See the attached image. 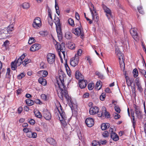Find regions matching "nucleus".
<instances>
[{"mask_svg": "<svg viewBox=\"0 0 146 146\" xmlns=\"http://www.w3.org/2000/svg\"><path fill=\"white\" fill-rule=\"evenodd\" d=\"M60 72H61L62 76L60 75V73H59L60 81L57 80V83L60 89V91L58 92V95L60 99L62 100H63L64 97L66 100H68L69 99V97L64 85V77L65 75L63 74L64 73L62 72L61 71Z\"/></svg>", "mask_w": 146, "mask_h": 146, "instance_id": "nucleus-1", "label": "nucleus"}, {"mask_svg": "<svg viewBox=\"0 0 146 146\" xmlns=\"http://www.w3.org/2000/svg\"><path fill=\"white\" fill-rule=\"evenodd\" d=\"M13 30L14 25L13 24L10 25L7 28L0 29V36L2 37L1 38H4L7 36V35L10 34Z\"/></svg>", "mask_w": 146, "mask_h": 146, "instance_id": "nucleus-2", "label": "nucleus"}, {"mask_svg": "<svg viewBox=\"0 0 146 146\" xmlns=\"http://www.w3.org/2000/svg\"><path fill=\"white\" fill-rule=\"evenodd\" d=\"M59 107L57 108V110L59 113L60 116L61 117V119H60V117L58 116V118L61 123L64 124L66 123V116L65 113L62 109V107L60 103H58Z\"/></svg>", "mask_w": 146, "mask_h": 146, "instance_id": "nucleus-3", "label": "nucleus"}, {"mask_svg": "<svg viewBox=\"0 0 146 146\" xmlns=\"http://www.w3.org/2000/svg\"><path fill=\"white\" fill-rule=\"evenodd\" d=\"M134 108L135 109V110L136 117L140 119L141 120H142L143 117H144V121L146 119L145 116V115H142V112L140 110L138 106H137L136 105H135L134 106Z\"/></svg>", "mask_w": 146, "mask_h": 146, "instance_id": "nucleus-4", "label": "nucleus"}, {"mask_svg": "<svg viewBox=\"0 0 146 146\" xmlns=\"http://www.w3.org/2000/svg\"><path fill=\"white\" fill-rule=\"evenodd\" d=\"M47 60L49 64L58 63V60H55V55L54 54L49 53L47 56Z\"/></svg>", "mask_w": 146, "mask_h": 146, "instance_id": "nucleus-5", "label": "nucleus"}, {"mask_svg": "<svg viewBox=\"0 0 146 146\" xmlns=\"http://www.w3.org/2000/svg\"><path fill=\"white\" fill-rule=\"evenodd\" d=\"M55 46L56 47L58 50L59 55H60V52H61L63 54L64 57L65 56V52L64 51L65 48L64 44L62 43L61 44H60L59 43L57 42Z\"/></svg>", "mask_w": 146, "mask_h": 146, "instance_id": "nucleus-6", "label": "nucleus"}, {"mask_svg": "<svg viewBox=\"0 0 146 146\" xmlns=\"http://www.w3.org/2000/svg\"><path fill=\"white\" fill-rule=\"evenodd\" d=\"M92 6L93 7V9L90 8V9L91 13L93 20L96 22H97L99 19L98 14L95 9L94 8V6L92 4Z\"/></svg>", "mask_w": 146, "mask_h": 146, "instance_id": "nucleus-7", "label": "nucleus"}, {"mask_svg": "<svg viewBox=\"0 0 146 146\" xmlns=\"http://www.w3.org/2000/svg\"><path fill=\"white\" fill-rule=\"evenodd\" d=\"M41 25V21L40 18L36 17L34 19L33 23V26L35 29H38L40 28Z\"/></svg>", "mask_w": 146, "mask_h": 146, "instance_id": "nucleus-8", "label": "nucleus"}, {"mask_svg": "<svg viewBox=\"0 0 146 146\" xmlns=\"http://www.w3.org/2000/svg\"><path fill=\"white\" fill-rule=\"evenodd\" d=\"M72 33L77 36L80 35L81 38H82L84 36V33L82 28L81 27L77 28L72 30Z\"/></svg>", "mask_w": 146, "mask_h": 146, "instance_id": "nucleus-9", "label": "nucleus"}, {"mask_svg": "<svg viewBox=\"0 0 146 146\" xmlns=\"http://www.w3.org/2000/svg\"><path fill=\"white\" fill-rule=\"evenodd\" d=\"M31 60L27 59H25L24 60H23L19 58L16 62L15 61L13 62H12L11 64H28V63H31Z\"/></svg>", "mask_w": 146, "mask_h": 146, "instance_id": "nucleus-10", "label": "nucleus"}, {"mask_svg": "<svg viewBox=\"0 0 146 146\" xmlns=\"http://www.w3.org/2000/svg\"><path fill=\"white\" fill-rule=\"evenodd\" d=\"M130 31L131 34L133 39L136 41L138 40L139 39L138 34L137 33L136 30L134 29H131Z\"/></svg>", "mask_w": 146, "mask_h": 146, "instance_id": "nucleus-11", "label": "nucleus"}, {"mask_svg": "<svg viewBox=\"0 0 146 146\" xmlns=\"http://www.w3.org/2000/svg\"><path fill=\"white\" fill-rule=\"evenodd\" d=\"M109 131L111 134V138L115 141H118L119 139V137L115 133L113 132V129L111 128L109 130Z\"/></svg>", "mask_w": 146, "mask_h": 146, "instance_id": "nucleus-12", "label": "nucleus"}, {"mask_svg": "<svg viewBox=\"0 0 146 146\" xmlns=\"http://www.w3.org/2000/svg\"><path fill=\"white\" fill-rule=\"evenodd\" d=\"M85 123L88 127H91L94 125V121L92 118L88 117L86 118V119Z\"/></svg>", "mask_w": 146, "mask_h": 146, "instance_id": "nucleus-13", "label": "nucleus"}, {"mask_svg": "<svg viewBox=\"0 0 146 146\" xmlns=\"http://www.w3.org/2000/svg\"><path fill=\"white\" fill-rule=\"evenodd\" d=\"M56 31L57 34V36L59 40H62V33L61 28V26H56Z\"/></svg>", "mask_w": 146, "mask_h": 146, "instance_id": "nucleus-14", "label": "nucleus"}, {"mask_svg": "<svg viewBox=\"0 0 146 146\" xmlns=\"http://www.w3.org/2000/svg\"><path fill=\"white\" fill-rule=\"evenodd\" d=\"M99 109L96 106L91 107L89 110V113L91 115H94L97 113L99 111Z\"/></svg>", "mask_w": 146, "mask_h": 146, "instance_id": "nucleus-15", "label": "nucleus"}, {"mask_svg": "<svg viewBox=\"0 0 146 146\" xmlns=\"http://www.w3.org/2000/svg\"><path fill=\"white\" fill-rule=\"evenodd\" d=\"M102 7L104 12L106 13L107 17L108 19H110V17L111 16V13L110 10L104 5H103Z\"/></svg>", "mask_w": 146, "mask_h": 146, "instance_id": "nucleus-16", "label": "nucleus"}, {"mask_svg": "<svg viewBox=\"0 0 146 146\" xmlns=\"http://www.w3.org/2000/svg\"><path fill=\"white\" fill-rule=\"evenodd\" d=\"M43 115L44 117L47 120H50L51 118V115L49 112L46 110L43 111Z\"/></svg>", "mask_w": 146, "mask_h": 146, "instance_id": "nucleus-17", "label": "nucleus"}, {"mask_svg": "<svg viewBox=\"0 0 146 146\" xmlns=\"http://www.w3.org/2000/svg\"><path fill=\"white\" fill-rule=\"evenodd\" d=\"M84 79L81 80L79 81L78 84L80 88L81 89L84 88L86 86L87 81L86 80H84Z\"/></svg>", "mask_w": 146, "mask_h": 146, "instance_id": "nucleus-18", "label": "nucleus"}, {"mask_svg": "<svg viewBox=\"0 0 146 146\" xmlns=\"http://www.w3.org/2000/svg\"><path fill=\"white\" fill-rule=\"evenodd\" d=\"M40 48V45L38 44H35L33 45L30 48L31 51L34 52L38 50Z\"/></svg>", "mask_w": 146, "mask_h": 146, "instance_id": "nucleus-19", "label": "nucleus"}, {"mask_svg": "<svg viewBox=\"0 0 146 146\" xmlns=\"http://www.w3.org/2000/svg\"><path fill=\"white\" fill-rule=\"evenodd\" d=\"M79 60L78 56L76 55L74 57L70 59V64H78L79 63Z\"/></svg>", "mask_w": 146, "mask_h": 146, "instance_id": "nucleus-20", "label": "nucleus"}, {"mask_svg": "<svg viewBox=\"0 0 146 146\" xmlns=\"http://www.w3.org/2000/svg\"><path fill=\"white\" fill-rule=\"evenodd\" d=\"M52 12L50 9L48 8V21L50 25L52 26L53 25V23L52 22V18L51 15Z\"/></svg>", "mask_w": 146, "mask_h": 146, "instance_id": "nucleus-21", "label": "nucleus"}, {"mask_svg": "<svg viewBox=\"0 0 146 146\" xmlns=\"http://www.w3.org/2000/svg\"><path fill=\"white\" fill-rule=\"evenodd\" d=\"M125 78L127 85L128 86H130L132 84L134 81V79L133 78H130L126 76Z\"/></svg>", "mask_w": 146, "mask_h": 146, "instance_id": "nucleus-22", "label": "nucleus"}, {"mask_svg": "<svg viewBox=\"0 0 146 146\" xmlns=\"http://www.w3.org/2000/svg\"><path fill=\"white\" fill-rule=\"evenodd\" d=\"M102 113H103V116H105V117L107 118L110 117V113L108 112L107 111L106 109V107L104 106L102 108Z\"/></svg>", "mask_w": 146, "mask_h": 146, "instance_id": "nucleus-23", "label": "nucleus"}, {"mask_svg": "<svg viewBox=\"0 0 146 146\" xmlns=\"http://www.w3.org/2000/svg\"><path fill=\"white\" fill-rule=\"evenodd\" d=\"M47 141L50 144L53 146H56V143L55 140L52 138H48L46 139Z\"/></svg>", "mask_w": 146, "mask_h": 146, "instance_id": "nucleus-24", "label": "nucleus"}, {"mask_svg": "<svg viewBox=\"0 0 146 146\" xmlns=\"http://www.w3.org/2000/svg\"><path fill=\"white\" fill-rule=\"evenodd\" d=\"M76 78L78 80H82L84 79L83 76L80 72L79 71H76L75 74Z\"/></svg>", "mask_w": 146, "mask_h": 146, "instance_id": "nucleus-25", "label": "nucleus"}, {"mask_svg": "<svg viewBox=\"0 0 146 146\" xmlns=\"http://www.w3.org/2000/svg\"><path fill=\"white\" fill-rule=\"evenodd\" d=\"M110 126V124L108 123H103L101 125V128L103 130L106 129L108 128H109Z\"/></svg>", "mask_w": 146, "mask_h": 146, "instance_id": "nucleus-26", "label": "nucleus"}, {"mask_svg": "<svg viewBox=\"0 0 146 146\" xmlns=\"http://www.w3.org/2000/svg\"><path fill=\"white\" fill-rule=\"evenodd\" d=\"M38 82L40 84L44 86H45L46 84V80L42 77L39 79Z\"/></svg>", "mask_w": 146, "mask_h": 146, "instance_id": "nucleus-27", "label": "nucleus"}, {"mask_svg": "<svg viewBox=\"0 0 146 146\" xmlns=\"http://www.w3.org/2000/svg\"><path fill=\"white\" fill-rule=\"evenodd\" d=\"M53 21L55 23L56 26L60 25V19L57 17L55 16Z\"/></svg>", "mask_w": 146, "mask_h": 146, "instance_id": "nucleus-28", "label": "nucleus"}, {"mask_svg": "<svg viewBox=\"0 0 146 146\" xmlns=\"http://www.w3.org/2000/svg\"><path fill=\"white\" fill-rule=\"evenodd\" d=\"M102 86V82L100 81H98L96 84L95 88L98 90H100Z\"/></svg>", "mask_w": 146, "mask_h": 146, "instance_id": "nucleus-29", "label": "nucleus"}, {"mask_svg": "<svg viewBox=\"0 0 146 146\" xmlns=\"http://www.w3.org/2000/svg\"><path fill=\"white\" fill-rule=\"evenodd\" d=\"M11 69L9 68H8L7 69V72L6 74V77L7 78L10 79L11 75L10 74Z\"/></svg>", "mask_w": 146, "mask_h": 146, "instance_id": "nucleus-30", "label": "nucleus"}, {"mask_svg": "<svg viewBox=\"0 0 146 146\" xmlns=\"http://www.w3.org/2000/svg\"><path fill=\"white\" fill-rule=\"evenodd\" d=\"M26 102L27 105L29 106H32L34 104V102L32 100L30 99H27L26 100Z\"/></svg>", "mask_w": 146, "mask_h": 146, "instance_id": "nucleus-31", "label": "nucleus"}, {"mask_svg": "<svg viewBox=\"0 0 146 146\" xmlns=\"http://www.w3.org/2000/svg\"><path fill=\"white\" fill-rule=\"evenodd\" d=\"M34 113L35 116L38 118L42 117V116L40 112L38 111H34Z\"/></svg>", "mask_w": 146, "mask_h": 146, "instance_id": "nucleus-32", "label": "nucleus"}, {"mask_svg": "<svg viewBox=\"0 0 146 146\" xmlns=\"http://www.w3.org/2000/svg\"><path fill=\"white\" fill-rule=\"evenodd\" d=\"M65 36L67 39H70L72 37V34L69 32H67L65 34Z\"/></svg>", "mask_w": 146, "mask_h": 146, "instance_id": "nucleus-33", "label": "nucleus"}, {"mask_svg": "<svg viewBox=\"0 0 146 146\" xmlns=\"http://www.w3.org/2000/svg\"><path fill=\"white\" fill-rule=\"evenodd\" d=\"M136 86L137 87V89L138 90L139 92L141 93H142L143 91V89L141 85V84H138L137 85H136Z\"/></svg>", "mask_w": 146, "mask_h": 146, "instance_id": "nucleus-34", "label": "nucleus"}, {"mask_svg": "<svg viewBox=\"0 0 146 146\" xmlns=\"http://www.w3.org/2000/svg\"><path fill=\"white\" fill-rule=\"evenodd\" d=\"M23 7L25 9H27L29 8V4L27 3H24L22 5Z\"/></svg>", "mask_w": 146, "mask_h": 146, "instance_id": "nucleus-35", "label": "nucleus"}, {"mask_svg": "<svg viewBox=\"0 0 146 146\" xmlns=\"http://www.w3.org/2000/svg\"><path fill=\"white\" fill-rule=\"evenodd\" d=\"M95 74L96 75L98 76L99 78H100L101 79H103L104 78V75L100 72L98 71H96Z\"/></svg>", "mask_w": 146, "mask_h": 146, "instance_id": "nucleus-36", "label": "nucleus"}, {"mask_svg": "<svg viewBox=\"0 0 146 146\" xmlns=\"http://www.w3.org/2000/svg\"><path fill=\"white\" fill-rule=\"evenodd\" d=\"M77 135L79 139L80 140L82 141H83L84 138L82 136L81 132L80 131H78V132H77Z\"/></svg>", "mask_w": 146, "mask_h": 146, "instance_id": "nucleus-37", "label": "nucleus"}, {"mask_svg": "<svg viewBox=\"0 0 146 146\" xmlns=\"http://www.w3.org/2000/svg\"><path fill=\"white\" fill-rule=\"evenodd\" d=\"M118 58L119 64H125L124 57L120 56V58Z\"/></svg>", "mask_w": 146, "mask_h": 146, "instance_id": "nucleus-38", "label": "nucleus"}, {"mask_svg": "<svg viewBox=\"0 0 146 146\" xmlns=\"http://www.w3.org/2000/svg\"><path fill=\"white\" fill-rule=\"evenodd\" d=\"M68 23L71 26L73 27L74 26V20L70 18L68 20Z\"/></svg>", "mask_w": 146, "mask_h": 146, "instance_id": "nucleus-39", "label": "nucleus"}, {"mask_svg": "<svg viewBox=\"0 0 146 146\" xmlns=\"http://www.w3.org/2000/svg\"><path fill=\"white\" fill-rule=\"evenodd\" d=\"M133 76L135 78H136L138 76V72L137 69L136 68L134 69L133 71Z\"/></svg>", "mask_w": 146, "mask_h": 146, "instance_id": "nucleus-40", "label": "nucleus"}, {"mask_svg": "<svg viewBox=\"0 0 146 146\" xmlns=\"http://www.w3.org/2000/svg\"><path fill=\"white\" fill-rule=\"evenodd\" d=\"M42 72V76L43 77H46V76L48 75V72L46 71H39L38 72V73L39 72Z\"/></svg>", "mask_w": 146, "mask_h": 146, "instance_id": "nucleus-41", "label": "nucleus"}, {"mask_svg": "<svg viewBox=\"0 0 146 146\" xmlns=\"http://www.w3.org/2000/svg\"><path fill=\"white\" fill-rule=\"evenodd\" d=\"M35 40L33 37H30L29 39L28 43L29 44H31L35 42Z\"/></svg>", "mask_w": 146, "mask_h": 146, "instance_id": "nucleus-42", "label": "nucleus"}, {"mask_svg": "<svg viewBox=\"0 0 146 146\" xmlns=\"http://www.w3.org/2000/svg\"><path fill=\"white\" fill-rule=\"evenodd\" d=\"M94 87V84L90 83L88 84V88L89 90H92Z\"/></svg>", "mask_w": 146, "mask_h": 146, "instance_id": "nucleus-43", "label": "nucleus"}, {"mask_svg": "<svg viewBox=\"0 0 146 146\" xmlns=\"http://www.w3.org/2000/svg\"><path fill=\"white\" fill-rule=\"evenodd\" d=\"M113 115L114 118L115 119H119L120 117V115H119L116 113H113Z\"/></svg>", "mask_w": 146, "mask_h": 146, "instance_id": "nucleus-44", "label": "nucleus"}, {"mask_svg": "<svg viewBox=\"0 0 146 146\" xmlns=\"http://www.w3.org/2000/svg\"><path fill=\"white\" fill-rule=\"evenodd\" d=\"M25 76V74L23 73H21V74L17 76V78L18 79H20L24 77Z\"/></svg>", "mask_w": 146, "mask_h": 146, "instance_id": "nucleus-45", "label": "nucleus"}, {"mask_svg": "<svg viewBox=\"0 0 146 146\" xmlns=\"http://www.w3.org/2000/svg\"><path fill=\"white\" fill-rule=\"evenodd\" d=\"M103 136L104 137H107L109 135V133L107 131H104L102 134Z\"/></svg>", "mask_w": 146, "mask_h": 146, "instance_id": "nucleus-46", "label": "nucleus"}, {"mask_svg": "<svg viewBox=\"0 0 146 146\" xmlns=\"http://www.w3.org/2000/svg\"><path fill=\"white\" fill-rule=\"evenodd\" d=\"M114 109L115 111L118 113H119L120 112V109L119 108L118 106H115L114 107Z\"/></svg>", "mask_w": 146, "mask_h": 146, "instance_id": "nucleus-47", "label": "nucleus"}, {"mask_svg": "<svg viewBox=\"0 0 146 146\" xmlns=\"http://www.w3.org/2000/svg\"><path fill=\"white\" fill-rule=\"evenodd\" d=\"M106 97L105 94L103 93L102 95L100 96V100L102 101H103L105 99V97Z\"/></svg>", "mask_w": 146, "mask_h": 146, "instance_id": "nucleus-48", "label": "nucleus"}, {"mask_svg": "<svg viewBox=\"0 0 146 146\" xmlns=\"http://www.w3.org/2000/svg\"><path fill=\"white\" fill-rule=\"evenodd\" d=\"M99 143L100 145L101 144H102L103 145H105L107 143V141L105 140H100L99 141Z\"/></svg>", "mask_w": 146, "mask_h": 146, "instance_id": "nucleus-49", "label": "nucleus"}, {"mask_svg": "<svg viewBox=\"0 0 146 146\" xmlns=\"http://www.w3.org/2000/svg\"><path fill=\"white\" fill-rule=\"evenodd\" d=\"M86 59L87 61H88V63L90 64H91L92 63V60L90 58V57L89 56H87L86 58Z\"/></svg>", "mask_w": 146, "mask_h": 146, "instance_id": "nucleus-50", "label": "nucleus"}, {"mask_svg": "<svg viewBox=\"0 0 146 146\" xmlns=\"http://www.w3.org/2000/svg\"><path fill=\"white\" fill-rule=\"evenodd\" d=\"M98 144H99V141L98 142H97L96 141H93L92 143V146H95L98 145Z\"/></svg>", "mask_w": 146, "mask_h": 146, "instance_id": "nucleus-51", "label": "nucleus"}, {"mask_svg": "<svg viewBox=\"0 0 146 146\" xmlns=\"http://www.w3.org/2000/svg\"><path fill=\"white\" fill-rule=\"evenodd\" d=\"M16 64H11V68L12 70H15L17 68Z\"/></svg>", "mask_w": 146, "mask_h": 146, "instance_id": "nucleus-52", "label": "nucleus"}, {"mask_svg": "<svg viewBox=\"0 0 146 146\" xmlns=\"http://www.w3.org/2000/svg\"><path fill=\"white\" fill-rule=\"evenodd\" d=\"M65 67L67 72H70V69L68 66V64H65Z\"/></svg>", "mask_w": 146, "mask_h": 146, "instance_id": "nucleus-53", "label": "nucleus"}, {"mask_svg": "<svg viewBox=\"0 0 146 146\" xmlns=\"http://www.w3.org/2000/svg\"><path fill=\"white\" fill-rule=\"evenodd\" d=\"M41 98L44 100H46V96L44 94H42L41 96Z\"/></svg>", "mask_w": 146, "mask_h": 146, "instance_id": "nucleus-54", "label": "nucleus"}, {"mask_svg": "<svg viewBox=\"0 0 146 146\" xmlns=\"http://www.w3.org/2000/svg\"><path fill=\"white\" fill-rule=\"evenodd\" d=\"M75 17L76 19L78 20H79L80 19L79 15L77 12H76Z\"/></svg>", "mask_w": 146, "mask_h": 146, "instance_id": "nucleus-55", "label": "nucleus"}, {"mask_svg": "<svg viewBox=\"0 0 146 146\" xmlns=\"http://www.w3.org/2000/svg\"><path fill=\"white\" fill-rule=\"evenodd\" d=\"M32 133L31 131H29L27 133V136L29 137H32Z\"/></svg>", "mask_w": 146, "mask_h": 146, "instance_id": "nucleus-56", "label": "nucleus"}, {"mask_svg": "<svg viewBox=\"0 0 146 146\" xmlns=\"http://www.w3.org/2000/svg\"><path fill=\"white\" fill-rule=\"evenodd\" d=\"M9 44V42L8 40H6L3 43V45L5 46V47L7 46Z\"/></svg>", "mask_w": 146, "mask_h": 146, "instance_id": "nucleus-57", "label": "nucleus"}, {"mask_svg": "<svg viewBox=\"0 0 146 146\" xmlns=\"http://www.w3.org/2000/svg\"><path fill=\"white\" fill-rule=\"evenodd\" d=\"M120 52H121L119 50V49L118 48H117L115 49V53L116 55L120 53Z\"/></svg>", "mask_w": 146, "mask_h": 146, "instance_id": "nucleus-58", "label": "nucleus"}, {"mask_svg": "<svg viewBox=\"0 0 146 146\" xmlns=\"http://www.w3.org/2000/svg\"><path fill=\"white\" fill-rule=\"evenodd\" d=\"M69 47L70 49H73L75 48V45L73 44H72L70 46H69Z\"/></svg>", "mask_w": 146, "mask_h": 146, "instance_id": "nucleus-59", "label": "nucleus"}, {"mask_svg": "<svg viewBox=\"0 0 146 146\" xmlns=\"http://www.w3.org/2000/svg\"><path fill=\"white\" fill-rule=\"evenodd\" d=\"M89 94L88 93H85L83 96V97L84 98H88L89 96Z\"/></svg>", "mask_w": 146, "mask_h": 146, "instance_id": "nucleus-60", "label": "nucleus"}, {"mask_svg": "<svg viewBox=\"0 0 146 146\" xmlns=\"http://www.w3.org/2000/svg\"><path fill=\"white\" fill-rule=\"evenodd\" d=\"M37 136V134L36 133H32V137L35 138Z\"/></svg>", "mask_w": 146, "mask_h": 146, "instance_id": "nucleus-61", "label": "nucleus"}, {"mask_svg": "<svg viewBox=\"0 0 146 146\" xmlns=\"http://www.w3.org/2000/svg\"><path fill=\"white\" fill-rule=\"evenodd\" d=\"M46 67V64H40V68L41 69H44Z\"/></svg>", "mask_w": 146, "mask_h": 146, "instance_id": "nucleus-62", "label": "nucleus"}, {"mask_svg": "<svg viewBox=\"0 0 146 146\" xmlns=\"http://www.w3.org/2000/svg\"><path fill=\"white\" fill-rule=\"evenodd\" d=\"M36 104H40L41 103H42L40 101V100L39 99H36L35 100V102Z\"/></svg>", "mask_w": 146, "mask_h": 146, "instance_id": "nucleus-63", "label": "nucleus"}, {"mask_svg": "<svg viewBox=\"0 0 146 146\" xmlns=\"http://www.w3.org/2000/svg\"><path fill=\"white\" fill-rule=\"evenodd\" d=\"M29 122L31 124L33 125L35 124V121L33 119H31L29 120Z\"/></svg>", "mask_w": 146, "mask_h": 146, "instance_id": "nucleus-64", "label": "nucleus"}]
</instances>
